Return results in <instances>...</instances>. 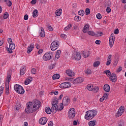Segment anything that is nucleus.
<instances>
[{"label":"nucleus","mask_w":126,"mask_h":126,"mask_svg":"<svg viewBox=\"0 0 126 126\" xmlns=\"http://www.w3.org/2000/svg\"><path fill=\"white\" fill-rule=\"evenodd\" d=\"M40 103V101L38 100H34L33 103L30 101L28 102L26 104L25 112L27 114H31L36 112L41 107Z\"/></svg>","instance_id":"nucleus-1"},{"label":"nucleus","mask_w":126,"mask_h":126,"mask_svg":"<svg viewBox=\"0 0 126 126\" xmlns=\"http://www.w3.org/2000/svg\"><path fill=\"white\" fill-rule=\"evenodd\" d=\"M97 115V111L95 110H89L86 112L85 119L87 121L92 120Z\"/></svg>","instance_id":"nucleus-2"},{"label":"nucleus","mask_w":126,"mask_h":126,"mask_svg":"<svg viewBox=\"0 0 126 126\" xmlns=\"http://www.w3.org/2000/svg\"><path fill=\"white\" fill-rule=\"evenodd\" d=\"M14 89L15 91H16V93H18V94H24V92H25L24 89H23V87L20 85H15L14 86Z\"/></svg>","instance_id":"nucleus-3"},{"label":"nucleus","mask_w":126,"mask_h":126,"mask_svg":"<svg viewBox=\"0 0 126 126\" xmlns=\"http://www.w3.org/2000/svg\"><path fill=\"white\" fill-rule=\"evenodd\" d=\"M60 46V42L55 40L52 42L51 44V51H56V50H58L59 47Z\"/></svg>","instance_id":"nucleus-4"},{"label":"nucleus","mask_w":126,"mask_h":126,"mask_svg":"<svg viewBox=\"0 0 126 126\" xmlns=\"http://www.w3.org/2000/svg\"><path fill=\"white\" fill-rule=\"evenodd\" d=\"M54 57V54L52 52L46 53L43 56L44 61H50Z\"/></svg>","instance_id":"nucleus-5"},{"label":"nucleus","mask_w":126,"mask_h":126,"mask_svg":"<svg viewBox=\"0 0 126 126\" xmlns=\"http://www.w3.org/2000/svg\"><path fill=\"white\" fill-rule=\"evenodd\" d=\"M68 114L69 119H73L75 117V109L74 108H70Z\"/></svg>","instance_id":"nucleus-6"},{"label":"nucleus","mask_w":126,"mask_h":126,"mask_svg":"<svg viewBox=\"0 0 126 126\" xmlns=\"http://www.w3.org/2000/svg\"><path fill=\"white\" fill-rule=\"evenodd\" d=\"M124 112H125V107L124 106H121L116 115V118H119V117H120V116H122V115H123V113H124Z\"/></svg>","instance_id":"nucleus-7"},{"label":"nucleus","mask_w":126,"mask_h":126,"mask_svg":"<svg viewBox=\"0 0 126 126\" xmlns=\"http://www.w3.org/2000/svg\"><path fill=\"white\" fill-rule=\"evenodd\" d=\"M71 87V84L69 82H64L61 84L60 85V88L65 89L66 88H69Z\"/></svg>","instance_id":"nucleus-8"},{"label":"nucleus","mask_w":126,"mask_h":126,"mask_svg":"<svg viewBox=\"0 0 126 126\" xmlns=\"http://www.w3.org/2000/svg\"><path fill=\"white\" fill-rule=\"evenodd\" d=\"M70 103V99L68 96H66L63 98L62 104L64 106H67Z\"/></svg>","instance_id":"nucleus-9"},{"label":"nucleus","mask_w":126,"mask_h":126,"mask_svg":"<svg viewBox=\"0 0 126 126\" xmlns=\"http://www.w3.org/2000/svg\"><path fill=\"white\" fill-rule=\"evenodd\" d=\"M72 60H75L76 61H80L81 59V55L79 52H77L76 54L72 56Z\"/></svg>","instance_id":"nucleus-10"},{"label":"nucleus","mask_w":126,"mask_h":126,"mask_svg":"<svg viewBox=\"0 0 126 126\" xmlns=\"http://www.w3.org/2000/svg\"><path fill=\"white\" fill-rule=\"evenodd\" d=\"M48 122V119L46 117H42L39 120V123L40 125H46Z\"/></svg>","instance_id":"nucleus-11"},{"label":"nucleus","mask_w":126,"mask_h":126,"mask_svg":"<svg viewBox=\"0 0 126 126\" xmlns=\"http://www.w3.org/2000/svg\"><path fill=\"white\" fill-rule=\"evenodd\" d=\"M109 79L112 82H116L117 81V75L115 74L112 73L109 76Z\"/></svg>","instance_id":"nucleus-12"},{"label":"nucleus","mask_w":126,"mask_h":126,"mask_svg":"<svg viewBox=\"0 0 126 126\" xmlns=\"http://www.w3.org/2000/svg\"><path fill=\"white\" fill-rule=\"evenodd\" d=\"M82 82H83V78L81 77L77 78L73 81V84H77L78 83H81Z\"/></svg>","instance_id":"nucleus-13"},{"label":"nucleus","mask_w":126,"mask_h":126,"mask_svg":"<svg viewBox=\"0 0 126 126\" xmlns=\"http://www.w3.org/2000/svg\"><path fill=\"white\" fill-rule=\"evenodd\" d=\"M53 114H56L59 111V106L58 105H53L51 107Z\"/></svg>","instance_id":"nucleus-14"},{"label":"nucleus","mask_w":126,"mask_h":126,"mask_svg":"<svg viewBox=\"0 0 126 126\" xmlns=\"http://www.w3.org/2000/svg\"><path fill=\"white\" fill-rule=\"evenodd\" d=\"M65 72L67 76H70V77H72V76H74V72L71 71V70H66Z\"/></svg>","instance_id":"nucleus-15"},{"label":"nucleus","mask_w":126,"mask_h":126,"mask_svg":"<svg viewBox=\"0 0 126 126\" xmlns=\"http://www.w3.org/2000/svg\"><path fill=\"white\" fill-rule=\"evenodd\" d=\"M34 47H35V45L33 43L31 44L30 45V46H29L27 48V53L29 54V53H31L32 51H33V49H34Z\"/></svg>","instance_id":"nucleus-16"},{"label":"nucleus","mask_w":126,"mask_h":126,"mask_svg":"<svg viewBox=\"0 0 126 126\" xmlns=\"http://www.w3.org/2000/svg\"><path fill=\"white\" fill-rule=\"evenodd\" d=\"M82 56H83L84 58H88L90 56V52L89 51H83L82 53Z\"/></svg>","instance_id":"nucleus-17"},{"label":"nucleus","mask_w":126,"mask_h":126,"mask_svg":"<svg viewBox=\"0 0 126 126\" xmlns=\"http://www.w3.org/2000/svg\"><path fill=\"white\" fill-rule=\"evenodd\" d=\"M103 89L105 92H110V90H111V88H110V86L108 84L104 85L103 87Z\"/></svg>","instance_id":"nucleus-18"},{"label":"nucleus","mask_w":126,"mask_h":126,"mask_svg":"<svg viewBox=\"0 0 126 126\" xmlns=\"http://www.w3.org/2000/svg\"><path fill=\"white\" fill-rule=\"evenodd\" d=\"M32 80L33 79L32 78V77H29L25 81V85H28V84H29V83H30V82H31V81H32Z\"/></svg>","instance_id":"nucleus-19"},{"label":"nucleus","mask_w":126,"mask_h":126,"mask_svg":"<svg viewBox=\"0 0 126 126\" xmlns=\"http://www.w3.org/2000/svg\"><path fill=\"white\" fill-rule=\"evenodd\" d=\"M39 36L42 38H44L45 36H46V34H45V31H44V29H43V28H41V31L39 32Z\"/></svg>","instance_id":"nucleus-20"},{"label":"nucleus","mask_w":126,"mask_h":126,"mask_svg":"<svg viewBox=\"0 0 126 126\" xmlns=\"http://www.w3.org/2000/svg\"><path fill=\"white\" fill-rule=\"evenodd\" d=\"M45 111L46 114H48L49 115L51 114L52 112H53L52 109L49 107H46L45 108Z\"/></svg>","instance_id":"nucleus-21"},{"label":"nucleus","mask_w":126,"mask_h":126,"mask_svg":"<svg viewBox=\"0 0 126 126\" xmlns=\"http://www.w3.org/2000/svg\"><path fill=\"white\" fill-rule=\"evenodd\" d=\"M38 15H39V12H38V10H37V9H35L34 10H33V11L32 12L33 17L35 18L37 17Z\"/></svg>","instance_id":"nucleus-22"},{"label":"nucleus","mask_w":126,"mask_h":126,"mask_svg":"<svg viewBox=\"0 0 126 126\" xmlns=\"http://www.w3.org/2000/svg\"><path fill=\"white\" fill-rule=\"evenodd\" d=\"M114 43H115V39L114 38H109V46L110 48H112L114 46Z\"/></svg>","instance_id":"nucleus-23"},{"label":"nucleus","mask_w":126,"mask_h":126,"mask_svg":"<svg viewBox=\"0 0 126 126\" xmlns=\"http://www.w3.org/2000/svg\"><path fill=\"white\" fill-rule=\"evenodd\" d=\"M58 104H59V99L56 98L52 101V105L54 106H58Z\"/></svg>","instance_id":"nucleus-24"},{"label":"nucleus","mask_w":126,"mask_h":126,"mask_svg":"<svg viewBox=\"0 0 126 126\" xmlns=\"http://www.w3.org/2000/svg\"><path fill=\"white\" fill-rule=\"evenodd\" d=\"M96 120H94V121H91L89 122V126H96Z\"/></svg>","instance_id":"nucleus-25"},{"label":"nucleus","mask_w":126,"mask_h":126,"mask_svg":"<svg viewBox=\"0 0 126 126\" xmlns=\"http://www.w3.org/2000/svg\"><path fill=\"white\" fill-rule=\"evenodd\" d=\"M88 29H89V26L88 25H86L84 27V29H83V33H86L88 31Z\"/></svg>","instance_id":"nucleus-26"},{"label":"nucleus","mask_w":126,"mask_h":126,"mask_svg":"<svg viewBox=\"0 0 126 126\" xmlns=\"http://www.w3.org/2000/svg\"><path fill=\"white\" fill-rule=\"evenodd\" d=\"M117 126H125V122L123 120L119 121Z\"/></svg>","instance_id":"nucleus-27"},{"label":"nucleus","mask_w":126,"mask_h":126,"mask_svg":"<svg viewBox=\"0 0 126 126\" xmlns=\"http://www.w3.org/2000/svg\"><path fill=\"white\" fill-rule=\"evenodd\" d=\"M52 79L53 80H56V79H60V75L59 74H55L53 75Z\"/></svg>","instance_id":"nucleus-28"},{"label":"nucleus","mask_w":126,"mask_h":126,"mask_svg":"<svg viewBox=\"0 0 126 126\" xmlns=\"http://www.w3.org/2000/svg\"><path fill=\"white\" fill-rule=\"evenodd\" d=\"M62 9H58L56 11V15L57 16H60L62 14Z\"/></svg>","instance_id":"nucleus-29"},{"label":"nucleus","mask_w":126,"mask_h":126,"mask_svg":"<svg viewBox=\"0 0 126 126\" xmlns=\"http://www.w3.org/2000/svg\"><path fill=\"white\" fill-rule=\"evenodd\" d=\"M26 69L25 67H22L20 70V75H24L25 74V70Z\"/></svg>","instance_id":"nucleus-30"},{"label":"nucleus","mask_w":126,"mask_h":126,"mask_svg":"<svg viewBox=\"0 0 126 126\" xmlns=\"http://www.w3.org/2000/svg\"><path fill=\"white\" fill-rule=\"evenodd\" d=\"M100 61H96L93 63V65L94 67H98L100 65Z\"/></svg>","instance_id":"nucleus-31"},{"label":"nucleus","mask_w":126,"mask_h":126,"mask_svg":"<svg viewBox=\"0 0 126 126\" xmlns=\"http://www.w3.org/2000/svg\"><path fill=\"white\" fill-rule=\"evenodd\" d=\"M71 27H72V25H71V24H69L67 27L64 28L65 31H68Z\"/></svg>","instance_id":"nucleus-32"},{"label":"nucleus","mask_w":126,"mask_h":126,"mask_svg":"<svg viewBox=\"0 0 126 126\" xmlns=\"http://www.w3.org/2000/svg\"><path fill=\"white\" fill-rule=\"evenodd\" d=\"M92 91L94 92V93H97L99 91V87L95 86L94 88H93Z\"/></svg>","instance_id":"nucleus-33"},{"label":"nucleus","mask_w":126,"mask_h":126,"mask_svg":"<svg viewBox=\"0 0 126 126\" xmlns=\"http://www.w3.org/2000/svg\"><path fill=\"white\" fill-rule=\"evenodd\" d=\"M5 2L6 4H7V6L10 7L11 5H12V2L9 0H6Z\"/></svg>","instance_id":"nucleus-34"},{"label":"nucleus","mask_w":126,"mask_h":126,"mask_svg":"<svg viewBox=\"0 0 126 126\" xmlns=\"http://www.w3.org/2000/svg\"><path fill=\"white\" fill-rule=\"evenodd\" d=\"M9 48L12 50H14L15 49V44L13 43H10Z\"/></svg>","instance_id":"nucleus-35"},{"label":"nucleus","mask_w":126,"mask_h":126,"mask_svg":"<svg viewBox=\"0 0 126 126\" xmlns=\"http://www.w3.org/2000/svg\"><path fill=\"white\" fill-rule=\"evenodd\" d=\"M87 89L88 90H89V91H92L93 90V86L91 84H89L87 86Z\"/></svg>","instance_id":"nucleus-36"},{"label":"nucleus","mask_w":126,"mask_h":126,"mask_svg":"<svg viewBox=\"0 0 126 126\" xmlns=\"http://www.w3.org/2000/svg\"><path fill=\"white\" fill-rule=\"evenodd\" d=\"M74 19L75 21H77V22H78V21H80V20H81V17H80V16H76L74 18Z\"/></svg>","instance_id":"nucleus-37"},{"label":"nucleus","mask_w":126,"mask_h":126,"mask_svg":"<svg viewBox=\"0 0 126 126\" xmlns=\"http://www.w3.org/2000/svg\"><path fill=\"white\" fill-rule=\"evenodd\" d=\"M85 13V12L83 10H80L78 12V14H79V15H80L81 16H83Z\"/></svg>","instance_id":"nucleus-38"},{"label":"nucleus","mask_w":126,"mask_h":126,"mask_svg":"<svg viewBox=\"0 0 126 126\" xmlns=\"http://www.w3.org/2000/svg\"><path fill=\"white\" fill-rule=\"evenodd\" d=\"M8 16H9L8 13L6 12L3 15V18H4V19H7V18H8Z\"/></svg>","instance_id":"nucleus-39"},{"label":"nucleus","mask_w":126,"mask_h":126,"mask_svg":"<svg viewBox=\"0 0 126 126\" xmlns=\"http://www.w3.org/2000/svg\"><path fill=\"white\" fill-rule=\"evenodd\" d=\"M6 50L9 54H12V50L13 49H11L9 47L8 48V47H6Z\"/></svg>","instance_id":"nucleus-40"},{"label":"nucleus","mask_w":126,"mask_h":126,"mask_svg":"<svg viewBox=\"0 0 126 126\" xmlns=\"http://www.w3.org/2000/svg\"><path fill=\"white\" fill-rule=\"evenodd\" d=\"M85 12L86 15H89V14H90V9L89 8H87Z\"/></svg>","instance_id":"nucleus-41"},{"label":"nucleus","mask_w":126,"mask_h":126,"mask_svg":"<svg viewBox=\"0 0 126 126\" xmlns=\"http://www.w3.org/2000/svg\"><path fill=\"white\" fill-rule=\"evenodd\" d=\"M104 73H106L107 76H111V71L110 70H106L104 71Z\"/></svg>","instance_id":"nucleus-42"},{"label":"nucleus","mask_w":126,"mask_h":126,"mask_svg":"<svg viewBox=\"0 0 126 126\" xmlns=\"http://www.w3.org/2000/svg\"><path fill=\"white\" fill-rule=\"evenodd\" d=\"M4 89V88L3 87H0V97L2 95V93H3V90Z\"/></svg>","instance_id":"nucleus-43"},{"label":"nucleus","mask_w":126,"mask_h":126,"mask_svg":"<svg viewBox=\"0 0 126 126\" xmlns=\"http://www.w3.org/2000/svg\"><path fill=\"white\" fill-rule=\"evenodd\" d=\"M31 72L32 74H36V73H37V71L36 70V69L33 68L31 69Z\"/></svg>","instance_id":"nucleus-44"},{"label":"nucleus","mask_w":126,"mask_h":126,"mask_svg":"<svg viewBox=\"0 0 126 126\" xmlns=\"http://www.w3.org/2000/svg\"><path fill=\"white\" fill-rule=\"evenodd\" d=\"M88 34H89L90 36H95V32L92 31L88 32Z\"/></svg>","instance_id":"nucleus-45"},{"label":"nucleus","mask_w":126,"mask_h":126,"mask_svg":"<svg viewBox=\"0 0 126 126\" xmlns=\"http://www.w3.org/2000/svg\"><path fill=\"white\" fill-rule=\"evenodd\" d=\"M11 78V75H8L7 76V81L8 83H9V82H10Z\"/></svg>","instance_id":"nucleus-46"},{"label":"nucleus","mask_w":126,"mask_h":126,"mask_svg":"<svg viewBox=\"0 0 126 126\" xmlns=\"http://www.w3.org/2000/svg\"><path fill=\"white\" fill-rule=\"evenodd\" d=\"M85 73L86 74H91L92 73L91 70L89 69H87V70H85Z\"/></svg>","instance_id":"nucleus-47"},{"label":"nucleus","mask_w":126,"mask_h":126,"mask_svg":"<svg viewBox=\"0 0 126 126\" xmlns=\"http://www.w3.org/2000/svg\"><path fill=\"white\" fill-rule=\"evenodd\" d=\"M96 18H97V19H101V18H102V15H101V14L100 13L97 14Z\"/></svg>","instance_id":"nucleus-48"},{"label":"nucleus","mask_w":126,"mask_h":126,"mask_svg":"<svg viewBox=\"0 0 126 126\" xmlns=\"http://www.w3.org/2000/svg\"><path fill=\"white\" fill-rule=\"evenodd\" d=\"M109 96V94H104L103 97L105 98V100H107V98H108V96Z\"/></svg>","instance_id":"nucleus-49"},{"label":"nucleus","mask_w":126,"mask_h":126,"mask_svg":"<svg viewBox=\"0 0 126 126\" xmlns=\"http://www.w3.org/2000/svg\"><path fill=\"white\" fill-rule=\"evenodd\" d=\"M61 37L63 39H66V35H65V34H64L63 33V34H61Z\"/></svg>","instance_id":"nucleus-50"},{"label":"nucleus","mask_w":126,"mask_h":126,"mask_svg":"<svg viewBox=\"0 0 126 126\" xmlns=\"http://www.w3.org/2000/svg\"><path fill=\"white\" fill-rule=\"evenodd\" d=\"M109 39H114L115 40V34L114 33H111Z\"/></svg>","instance_id":"nucleus-51"},{"label":"nucleus","mask_w":126,"mask_h":126,"mask_svg":"<svg viewBox=\"0 0 126 126\" xmlns=\"http://www.w3.org/2000/svg\"><path fill=\"white\" fill-rule=\"evenodd\" d=\"M106 12L107 13H110L111 12V8L110 7H107L106 8Z\"/></svg>","instance_id":"nucleus-52"},{"label":"nucleus","mask_w":126,"mask_h":126,"mask_svg":"<svg viewBox=\"0 0 126 126\" xmlns=\"http://www.w3.org/2000/svg\"><path fill=\"white\" fill-rule=\"evenodd\" d=\"M63 106L64 105L62 103V104L60 105V107L59 108V111H62L63 110Z\"/></svg>","instance_id":"nucleus-53"},{"label":"nucleus","mask_w":126,"mask_h":126,"mask_svg":"<svg viewBox=\"0 0 126 126\" xmlns=\"http://www.w3.org/2000/svg\"><path fill=\"white\" fill-rule=\"evenodd\" d=\"M123 68L122 67V66H119L118 69H117V72H121Z\"/></svg>","instance_id":"nucleus-54"},{"label":"nucleus","mask_w":126,"mask_h":126,"mask_svg":"<svg viewBox=\"0 0 126 126\" xmlns=\"http://www.w3.org/2000/svg\"><path fill=\"white\" fill-rule=\"evenodd\" d=\"M28 18H29L28 15L26 14L24 15V20H28Z\"/></svg>","instance_id":"nucleus-55"},{"label":"nucleus","mask_w":126,"mask_h":126,"mask_svg":"<svg viewBox=\"0 0 126 126\" xmlns=\"http://www.w3.org/2000/svg\"><path fill=\"white\" fill-rule=\"evenodd\" d=\"M97 35H98L99 36H102L103 35V32H97Z\"/></svg>","instance_id":"nucleus-56"},{"label":"nucleus","mask_w":126,"mask_h":126,"mask_svg":"<svg viewBox=\"0 0 126 126\" xmlns=\"http://www.w3.org/2000/svg\"><path fill=\"white\" fill-rule=\"evenodd\" d=\"M95 44L96 45H100L101 44V41L100 40H97L95 41Z\"/></svg>","instance_id":"nucleus-57"},{"label":"nucleus","mask_w":126,"mask_h":126,"mask_svg":"<svg viewBox=\"0 0 126 126\" xmlns=\"http://www.w3.org/2000/svg\"><path fill=\"white\" fill-rule=\"evenodd\" d=\"M7 41H8V42L9 43V44H12V39H11V38H8V39H7Z\"/></svg>","instance_id":"nucleus-58"},{"label":"nucleus","mask_w":126,"mask_h":126,"mask_svg":"<svg viewBox=\"0 0 126 126\" xmlns=\"http://www.w3.org/2000/svg\"><path fill=\"white\" fill-rule=\"evenodd\" d=\"M114 34H119V29H116L114 32Z\"/></svg>","instance_id":"nucleus-59"},{"label":"nucleus","mask_w":126,"mask_h":126,"mask_svg":"<svg viewBox=\"0 0 126 126\" xmlns=\"http://www.w3.org/2000/svg\"><path fill=\"white\" fill-rule=\"evenodd\" d=\"M61 50H57V52H56V55H58V56H61Z\"/></svg>","instance_id":"nucleus-60"},{"label":"nucleus","mask_w":126,"mask_h":126,"mask_svg":"<svg viewBox=\"0 0 126 126\" xmlns=\"http://www.w3.org/2000/svg\"><path fill=\"white\" fill-rule=\"evenodd\" d=\"M104 100H106V99L105 97H103V96L99 99L100 102H103V101H104Z\"/></svg>","instance_id":"nucleus-61"},{"label":"nucleus","mask_w":126,"mask_h":126,"mask_svg":"<svg viewBox=\"0 0 126 126\" xmlns=\"http://www.w3.org/2000/svg\"><path fill=\"white\" fill-rule=\"evenodd\" d=\"M106 64V65H109V64H111V60H107Z\"/></svg>","instance_id":"nucleus-62"},{"label":"nucleus","mask_w":126,"mask_h":126,"mask_svg":"<svg viewBox=\"0 0 126 126\" xmlns=\"http://www.w3.org/2000/svg\"><path fill=\"white\" fill-rule=\"evenodd\" d=\"M54 126V124H53V122L52 121H50L48 123V126Z\"/></svg>","instance_id":"nucleus-63"},{"label":"nucleus","mask_w":126,"mask_h":126,"mask_svg":"<svg viewBox=\"0 0 126 126\" xmlns=\"http://www.w3.org/2000/svg\"><path fill=\"white\" fill-rule=\"evenodd\" d=\"M48 30H49V31H53V27H51V26H49Z\"/></svg>","instance_id":"nucleus-64"}]
</instances>
